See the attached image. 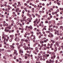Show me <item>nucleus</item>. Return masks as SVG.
<instances>
[{
    "label": "nucleus",
    "mask_w": 63,
    "mask_h": 63,
    "mask_svg": "<svg viewBox=\"0 0 63 63\" xmlns=\"http://www.w3.org/2000/svg\"><path fill=\"white\" fill-rule=\"evenodd\" d=\"M11 28L10 27H9V26H8V27H7L5 29L4 31L6 32H8L9 30V29H11Z\"/></svg>",
    "instance_id": "nucleus-1"
},
{
    "label": "nucleus",
    "mask_w": 63,
    "mask_h": 63,
    "mask_svg": "<svg viewBox=\"0 0 63 63\" xmlns=\"http://www.w3.org/2000/svg\"><path fill=\"white\" fill-rule=\"evenodd\" d=\"M19 52H20V53L21 55H23L22 53H23V51L22 50L20 49L19 50Z\"/></svg>",
    "instance_id": "nucleus-2"
},
{
    "label": "nucleus",
    "mask_w": 63,
    "mask_h": 63,
    "mask_svg": "<svg viewBox=\"0 0 63 63\" xmlns=\"http://www.w3.org/2000/svg\"><path fill=\"white\" fill-rule=\"evenodd\" d=\"M25 50H27V49H28V47H27V46L25 47Z\"/></svg>",
    "instance_id": "nucleus-3"
},
{
    "label": "nucleus",
    "mask_w": 63,
    "mask_h": 63,
    "mask_svg": "<svg viewBox=\"0 0 63 63\" xmlns=\"http://www.w3.org/2000/svg\"><path fill=\"white\" fill-rule=\"evenodd\" d=\"M4 50H5V49H0V52H2V51H4Z\"/></svg>",
    "instance_id": "nucleus-4"
},
{
    "label": "nucleus",
    "mask_w": 63,
    "mask_h": 63,
    "mask_svg": "<svg viewBox=\"0 0 63 63\" xmlns=\"http://www.w3.org/2000/svg\"><path fill=\"white\" fill-rule=\"evenodd\" d=\"M5 6V4H3L2 5V4L0 5V7H4Z\"/></svg>",
    "instance_id": "nucleus-5"
},
{
    "label": "nucleus",
    "mask_w": 63,
    "mask_h": 63,
    "mask_svg": "<svg viewBox=\"0 0 63 63\" xmlns=\"http://www.w3.org/2000/svg\"><path fill=\"white\" fill-rule=\"evenodd\" d=\"M11 46V48L12 49H14V48H15V47L14 46Z\"/></svg>",
    "instance_id": "nucleus-6"
},
{
    "label": "nucleus",
    "mask_w": 63,
    "mask_h": 63,
    "mask_svg": "<svg viewBox=\"0 0 63 63\" xmlns=\"http://www.w3.org/2000/svg\"><path fill=\"white\" fill-rule=\"evenodd\" d=\"M46 32L47 33H50V31H47Z\"/></svg>",
    "instance_id": "nucleus-7"
},
{
    "label": "nucleus",
    "mask_w": 63,
    "mask_h": 63,
    "mask_svg": "<svg viewBox=\"0 0 63 63\" xmlns=\"http://www.w3.org/2000/svg\"><path fill=\"white\" fill-rule=\"evenodd\" d=\"M20 6H21V4H18V5H17V7H19Z\"/></svg>",
    "instance_id": "nucleus-8"
},
{
    "label": "nucleus",
    "mask_w": 63,
    "mask_h": 63,
    "mask_svg": "<svg viewBox=\"0 0 63 63\" xmlns=\"http://www.w3.org/2000/svg\"><path fill=\"white\" fill-rule=\"evenodd\" d=\"M1 17H3V18H4V16L2 15H1Z\"/></svg>",
    "instance_id": "nucleus-9"
},
{
    "label": "nucleus",
    "mask_w": 63,
    "mask_h": 63,
    "mask_svg": "<svg viewBox=\"0 0 63 63\" xmlns=\"http://www.w3.org/2000/svg\"><path fill=\"white\" fill-rule=\"evenodd\" d=\"M46 54V56H47V57H48V56H49V54Z\"/></svg>",
    "instance_id": "nucleus-10"
},
{
    "label": "nucleus",
    "mask_w": 63,
    "mask_h": 63,
    "mask_svg": "<svg viewBox=\"0 0 63 63\" xmlns=\"http://www.w3.org/2000/svg\"><path fill=\"white\" fill-rule=\"evenodd\" d=\"M45 23H48V21H46L45 22Z\"/></svg>",
    "instance_id": "nucleus-11"
},
{
    "label": "nucleus",
    "mask_w": 63,
    "mask_h": 63,
    "mask_svg": "<svg viewBox=\"0 0 63 63\" xmlns=\"http://www.w3.org/2000/svg\"><path fill=\"white\" fill-rule=\"evenodd\" d=\"M25 59H27V56H25Z\"/></svg>",
    "instance_id": "nucleus-12"
},
{
    "label": "nucleus",
    "mask_w": 63,
    "mask_h": 63,
    "mask_svg": "<svg viewBox=\"0 0 63 63\" xmlns=\"http://www.w3.org/2000/svg\"><path fill=\"white\" fill-rule=\"evenodd\" d=\"M19 24L20 23L18 22H17L16 23V24L17 25H19Z\"/></svg>",
    "instance_id": "nucleus-13"
},
{
    "label": "nucleus",
    "mask_w": 63,
    "mask_h": 63,
    "mask_svg": "<svg viewBox=\"0 0 63 63\" xmlns=\"http://www.w3.org/2000/svg\"><path fill=\"white\" fill-rule=\"evenodd\" d=\"M5 63H7V61H5V60H4L3 61Z\"/></svg>",
    "instance_id": "nucleus-14"
},
{
    "label": "nucleus",
    "mask_w": 63,
    "mask_h": 63,
    "mask_svg": "<svg viewBox=\"0 0 63 63\" xmlns=\"http://www.w3.org/2000/svg\"><path fill=\"white\" fill-rule=\"evenodd\" d=\"M5 26H8V23H6L5 24Z\"/></svg>",
    "instance_id": "nucleus-15"
},
{
    "label": "nucleus",
    "mask_w": 63,
    "mask_h": 63,
    "mask_svg": "<svg viewBox=\"0 0 63 63\" xmlns=\"http://www.w3.org/2000/svg\"><path fill=\"white\" fill-rule=\"evenodd\" d=\"M9 19H10V20H12V18L11 17H10L9 18Z\"/></svg>",
    "instance_id": "nucleus-16"
},
{
    "label": "nucleus",
    "mask_w": 63,
    "mask_h": 63,
    "mask_svg": "<svg viewBox=\"0 0 63 63\" xmlns=\"http://www.w3.org/2000/svg\"><path fill=\"white\" fill-rule=\"evenodd\" d=\"M44 47V44H42V46H41V47Z\"/></svg>",
    "instance_id": "nucleus-17"
},
{
    "label": "nucleus",
    "mask_w": 63,
    "mask_h": 63,
    "mask_svg": "<svg viewBox=\"0 0 63 63\" xmlns=\"http://www.w3.org/2000/svg\"><path fill=\"white\" fill-rule=\"evenodd\" d=\"M25 42H28V40H27L26 39L25 41Z\"/></svg>",
    "instance_id": "nucleus-18"
},
{
    "label": "nucleus",
    "mask_w": 63,
    "mask_h": 63,
    "mask_svg": "<svg viewBox=\"0 0 63 63\" xmlns=\"http://www.w3.org/2000/svg\"><path fill=\"white\" fill-rule=\"evenodd\" d=\"M43 53H44L43 56H45V54L46 53V52H44Z\"/></svg>",
    "instance_id": "nucleus-19"
},
{
    "label": "nucleus",
    "mask_w": 63,
    "mask_h": 63,
    "mask_svg": "<svg viewBox=\"0 0 63 63\" xmlns=\"http://www.w3.org/2000/svg\"><path fill=\"white\" fill-rule=\"evenodd\" d=\"M34 25L35 26H37V24L35 23L34 24Z\"/></svg>",
    "instance_id": "nucleus-20"
},
{
    "label": "nucleus",
    "mask_w": 63,
    "mask_h": 63,
    "mask_svg": "<svg viewBox=\"0 0 63 63\" xmlns=\"http://www.w3.org/2000/svg\"><path fill=\"white\" fill-rule=\"evenodd\" d=\"M14 27H15V28H16V25H15L14 26Z\"/></svg>",
    "instance_id": "nucleus-21"
},
{
    "label": "nucleus",
    "mask_w": 63,
    "mask_h": 63,
    "mask_svg": "<svg viewBox=\"0 0 63 63\" xmlns=\"http://www.w3.org/2000/svg\"><path fill=\"white\" fill-rule=\"evenodd\" d=\"M60 35L61 36H62V35H63V34L62 33H61L60 34Z\"/></svg>",
    "instance_id": "nucleus-22"
},
{
    "label": "nucleus",
    "mask_w": 63,
    "mask_h": 63,
    "mask_svg": "<svg viewBox=\"0 0 63 63\" xmlns=\"http://www.w3.org/2000/svg\"><path fill=\"white\" fill-rule=\"evenodd\" d=\"M60 28L61 29H62L63 28V27H62V26H61L60 27Z\"/></svg>",
    "instance_id": "nucleus-23"
},
{
    "label": "nucleus",
    "mask_w": 63,
    "mask_h": 63,
    "mask_svg": "<svg viewBox=\"0 0 63 63\" xmlns=\"http://www.w3.org/2000/svg\"><path fill=\"white\" fill-rule=\"evenodd\" d=\"M9 33H11V32H12V30H10L9 31Z\"/></svg>",
    "instance_id": "nucleus-24"
},
{
    "label": "nucleus",
    "mask_w": 63,
    "mask_h": 63,
    "mask_svg": "<svg viewBox=\"0 0 63 63\" xmlns=\"http://www.w3.org/2000/svg\"><path fill=\"white\" fill-rule=\"evenodd\" d=\"M14 32V30H13L11 31V32Z\"/></svg>",
    "instance_id": "nucleus-25"
},
{
    "label": "nucleus",
    "mask_w": 63,
    "mask_h": 63,
    "mask_svg": "<svg viewBox=\"0 0 63 63\" xmlns=\"http://www.w3.org/2000/svg\"><path fill=\"white\" fill-rule=\"evenodd\" d=\"M51 30H53H53L54 29V28H51Z\"/></svg>",
    "instance_id": "nucleus-26"
},
{
    "label": "nucleus",
    "mask_w": 63,
    "mask_h": 63,
    "mask_svg": "<svg viewBox=\"0 0 63 63\" xmlns=\"http://www.w3.org/2000/svg\"><path fill=\"white\" fill-rule=\"evenodd\" d=\"M14 19H15V20H17V18L16 17H15L14 18Z\"/></svg>",
    "instance_id": "nucleus-27"
},
{
    "label": "nucleus",
    "mask_w": 63,
    "mask_h": 63,
    "mask_svg": "<svg viewBox=\"0 0 63 63\" xmlns=\"http://www.w3.org/2000/svg\"><path fill=\"white\" fill-rule=\"evenodd\" d=\"M19 25H20V27H21V26H22V24H20Z\"/></svg>",
    "instance_id": "nucleus-28"
},
{
    "label": "nucleus",
    "mask_w": 63,
    "mask_h": 63,
    "mask_svg": "<svg viewBox=\"0 0 63 63\" xmlns=\"http://www.w3.org/2000/svg\"><path fill=\"white\" fill-rule=\"evenodd\" d=\"M3 24H5L6 23V22L5 21H3Z\"/></svg>",
    "instance_id": "nucleus-29"
},
{
    "label": "nucleus",
    "mask_w": 63,
    "mask_h": 63,
    "mask_svg": "<svg viewBox=\"0 0 63 63\" xmlns=\"http://www.w3.org/2000/svg\"><path fill=\"white\" fill-rule=\"evenodd\" d=\"M35 20L36 21V22H37V21H38V19L37 18H36Z\"/></svg>",
    "instance_id": "nucleus-30"
},
{
    "label": "nucleus",
    "mask_w": 63,
    "mask_h": 63,
    "mask_svg": "<svg viewBox=\"0 0 63 63\" xmlns=\"http://www.w3.org/2000/svg\"><path fill=\"white\" fill-rule=\"evenodd\" d=\"M49 54H52V52H50L49 53Z\"/></svg>",
    "instance_id": "nucleus-31"
},
{
    "label": "nucleus",
    "mask_w": 63,
    "mask_h": 63,
    "mask_svg": "<svg viewBox=\"0 0 63 63\" xmlns=\"http://www.w3.org/2000/svg\"><path fill=\"white\" fill-rule=\"evenodd\" d=\"M12 41V39H10L9 40V41L10 42H11Z\"/></svg>",
    "instance_id": "nucleus-32"
},
{
    "label": "nucleus",
    "mask_w": 63,
    "mask_h": 63,
    "mask_svg": "<svg viewBox=\"0 0 63 63\" xmlns=\"http://www.w3.org/2000/svg\"><path fill=\"white\" fill-rule=\"evenodd\" d=\"M16 44V45H17V46H18V45H19V44L18 43H17Z\"/></svg>",
    "instance_id": "nucleus-33"
},
{
    "label": "nucleus",
    "mask_w": 63,
    "mask_h": 63,
    "mask_svg": "<svg viewBox=\"0 0 63 63\" xmlns=\"http://www.w3.org/2000/svg\"><path fill=\"white\" fill-rule=\"evenodd\" d=\"M35 48L36 50H37L38 49V48L37 47H35Z\"/></svg>",
    "instance_id": "nucleus-34"
},
{
    "label": "nucleus",
    "mask_w": 63,
    "mask_h": 63,
    "mask_svg": "<svg viewBox=\"0 0 63 63\" xmlns=\"http://www.w3.org/2000/svg\"><path fill=\"white\" fill-rule=\"evenodd\" d=\"M39 26H42L41 23L40 24H39Z\"/></svg>",
    "instance_id": "nucleus-35"
},
{
    "label": "nucleus",
    "mask_w": 63,
    "mask_h": 63,
    "mask_svg": "<svg viewBox=\"0 0 63 63\" xmlns=\"http://www.w3.org/2000/svg\"><path fill=\"white\" fill-rule=\"evenodd\" d=\"M16 52H17V51H16V50H14V52H15L16 53Z\"/></svg>",
    "instance_id": "nucleus-36"
},
{
    "label": "nucleus",
    "mask_w": 63,
    "mask_h": 63,
    "mask_svg": "<svg viewBox=\"0 0 63 63\" xmlns=\"http://www.w3.org/2000/svg\"><path fill=\"white\" fill-rule=\"evenodd\" d=\"M42 13H44V11L42 10V11H41Z\"/></svg>",
    "instance_id": "nucleus-37"
},
{
    "label": "nucleus",
    "mask_w": 63,
    "mask_h": 63,
    "mask_svg": "<svg viewBox=\"0 0 63 63\" xmlns=\"http://www.w3.org/2000/svg\"><path fill=\"white\" fill-rule=\"evenodd\" d=\"M55 28H56V29H57V28H58V26H56L55 27Z\"/></svg>",
    "instance_id": "nucleus-38"
},
{
    "label": "nucleus",
    "mask_w": 63,
    "mask_h": 63,
    "mask_svg": "<svg viewBox=\"0 0 63 63\" xmlns=\"http://www.w3.org/2000/svg\"><path fill=\"white\" fill-rule=\"evenodd\" d=\"M3 26H6V25H5V24H3Z\"/></svg>",
    "instance_id": "nucleus-39"
},
{
    "label": "nucleus",
    "mask_w": 63,
    "mask_h": 63,
    "mask_svg": "<svg viewBox=\"0 0 63 63\" xmlns=\"http://www.w3.org/2000/svg\"><path fill=\"white\" fill-rule=\"evenodd\" d=\"M12 4V3L11 2H10L9 3V4H10V5Z\"/></svg>",
    "instance_id": "nucleus-40"
},
{
    "label": "nucleus",
    "mask_w": 63,
    "mask_h": 63,
    "mask_svg": "<svg viewBox=\"0 0 63 63\" xmlns=\"http://www.w3.org/2000/svg\"><path fill=\"white\" fill-rule=\"evenodd\" d=\"M2 26H3V25L2 24L0 25V27H2Z\"/></svg>",
    "instance_id": "nucleus-41"
},
{
    "label": "nucleus",
    "mask_w": 63,
    "mask_h": 63,
    "mask_svg": "<svg viewBox=\"0 0 63 63\" xmlns=\"http://www.w3.org/2000/svg\"><path fill=\"white\" fill-rule=\"evenodd\" d=\"M45 56V58H46V59H47V56Z\"/></svg>",
    "instance_id": "nucleus-42"
},
{
    "label": "nucleus",
    "mask_w": 63,
    "mask_h": 63,
    "mask_svg": "<svg viewBox=\"0 0 63 63\" xmlns=\"http://www.w3.org/2000/svg\"><path fill=\"white\" fill-rule=\"evenodd\" d=\"M57 47H59V44H58L57 45Z\"/></svg>",
    "instance_id": "nucleus-43"
},
{
    "label": "nucleus",
    "mask_w": 63,
    "mask_h": 63,
    "mask_svg": "<svg viewBox=\"0 0 63 63\" xmlns=\"http://www.w3.org/2000/svg\"><path fill=\"white\" fill-rule=\"evenodd\" d=\"M22 16L23 17H24V15H23V14H22Z\"/></svg>",
    "instance_id": "nucleus-44"
},
{
    "label": "nucleus",
    "mask_w": 63,
    "mask_h": 63,
    "mask_svg": "<svg viewBox=\"0 0 63 63\" xmlns=\"http://www.w3.org/2000/svg\"><path fill=\"white\" fill-rule=\"evenodd\" d=\"M21 30H22V31H23V30H24V29L23 28H22V29H21Z\"/></svg>",
    "instance_id": "nucleus-45"
},
{
    "label": "nucleus",
    "mask_w": 63,
    "mask_h": 63,
    "mask_svg": "<svg viewBox=\"0 0 63 63\" xmlns=\"http://www.w3.org/2000/svg\"><path fill=\"white\" fill-rule=\"evenodd\" d=\"M13 25H14V24H13V23H11V25H12V26H13Z\"/></svg>",
    "instance_id": "nucleus-46"
},
{
    "label": "nucleus",
    "mask_w": 63,
    "mask_h": 63,
    "mask_svg": "<svg viewBox=\"0 0 63 63\" xmlns=\"http://www.w3.org/2000/svg\"><path fill=\"white\" fill-rule=\"evenodd\" d=\"M40 15H39L38 16V18H39L40 17Z\"/></svg>",
    "instance_id": "nucleus-47"
},
{
    "label": "nucleus",
    "mask_w": 63,
    "mask_h": 63,
    "mask_svg": "<svg viewBox=\"0 0 63 63\" xmlns=\"http://www.w3.org/2000/svg\"><path fill=\"white\" fill-rule=\"evenodd\" d=\"M47 41H46V40H45L44 41V43H46V42H47Z\"/></svg>",
    "instance_id": "nucleus-48"
},
{
    "label": "nucleus",
    "mask_w": 63,
    "mask_h": 63,
    "mask_svg": "<svg viewBox=\"0 0 63 63\" xmlns=\"http://www.w3.org/2000/svg\"><path fill=\"white\" fill-rule=\"evenodd\" d=\"M23 46V45H22V44H21L20 45V46H21V47H22V46Z\"/></svg>",
    "instance_id": "nucleus-49"
},
{
    "label": "nucleus",
    "mask_w": 63,
    "mask_h": 63,
    "mask_svg": "<svg viewBox=\"0 0 63 63\" xmlns=\"http://www.w3.org/2000/svg\"><path fill=\"white\" fill-rule=\"evenodd\" d=\"M53 62H54V61L53 60H52V61L51 62V63H53Z\"/></svg>",
    "instance_id": "nucleus-50"
},
{
    "label": "nucleus",
    "mask_w": 63,
    "mask_h": 63,
    "mask_svg": "<svg viewBox=\"0 0 63 63\" xmlns=\"http://www.w3.org/2000/svg\"><path fill=\"white\" fill-rule=\"evenodd\" d=\"M30 5H32V3H30Z\"/></svg>",
    "instance_id": "nucleus-51"
},
{
    "label": "nucleus",
    "mask_w": 63,
    "mask_h": 63,
    "mask_svg": "<svg viewBox=\"0 0 63 63\" xmlns=\"http://www.w3.org/2000/svg\"><path fill=\"white\" fill-rule=\"evenodd\" d=\"M6 18H8V16H6Z\"/></svg>",
    "instance_id": "nucleus-52"
},
{
    "label": "nucleus",
    "mask_w": 63,
    "mask_h": 63,
    "mask_svg": "<svg viewBox=\"0 0 63 63\" xmlns=\"http://www.w3.org/2000/svg\"><path fill=\"white\" fill-rule=\"evenodd\" d=\"M0 43H3V41H0Z\"/></svg>",
    "instance_id": "nucleus-53"
},
{
    "label": "nucleus",
    "mask_w": 63,
    "mask_h": 63,
    "mask_svg": "<svg viewBox=\"0 0 63 63\" xmlns=\"http://www.w3.org/2000/svg\"><path fill=\"white\" fill-rule=\"evenodd\" d=\"M51 37H53V35L52 34L51 35Z\"/></svg>",
    "instance_id": "nucleus-54"
},
{
    "label": "nucleus",
    "mask_w": 63,
    "mask_h": 63,
    "mask_svg": "<svg viewBox=\"0 0 63 63\" xmlns=\"http://www.w3.org/2000/svg\"><path fill=\"white\" fill-rule=\"evenodd\" d=\"M18 4H20V2H18Z\"/></svg>",
    "instance_id": "nucleus-55"
},
{
    "label": "nucleus",
    "mask_w": 63,
    "mask_h": 63,
    "mask_svg": "<svg viewBox=\"0 0 63 63\" xmlns=\"http://www.w3.org/2000/svg\"><path fill=\"white\" fill-rule=\"evenodd\" d=\"M6 20L7 21H8V20H9V19H6Z\"/></svg>",
    "instance_id": "nucleus-56"
},
{
    "label": "nucleus",
    "mask_w": 63,
    "mask_h": 63,
    "mask_svg": "<svg viewBox=\"0 0 63 63\" xmlns=\"http://www.w3.org/2000/svg\"><path fill=\"white\" fill-rule=\"evenodd\" d=\"M51 59H54V58H53V56H52L51 57Z\"/></svg>",
    "instance_id": "nucleus-57"
},
{
    "label": "nucleus",
    "mask_w": 63,
    "mask_h": 63,
    "mask_svg": "<svg viewBox=\"0 0 63 63\" xmlns=\"http://www.w3.org/2000/svg\"><path fill=\"white\" fill-rule=\"evenodd\" d=\"M54 3H57V2H56V1H54Z\"/></svg>",
    "instance_id": "nucleus-58"
},
{
    "label": "nucleus",
    "mask_w": 63,
    "mask_h": 63,
    "mask_svg": "<svg viewBox=\"0 0 63 63\" xmlns=\"http://www.w3.org/2000/svg\"><path fill=\"white\" fill-rule=\"evenodd\" d=\"M14 4H15V5H17V4L16 3H14Z\"/></svg>",
    "instance_id": "nucleus-59"
},
{
    "label": "nucleus",
    "mask_w": 63,
    "mask_h": 63,
    "mask_svg": "<svg viewBox=\"0 0 63 63\" xmlns=\"http://www.w3.org/2000/svg\"><path fill=\"white\" fill-rule=\"evenodd\" d=\"M63 39V37L62 38H61V40H62Z\"/></svg>",
    "instance_id": "nucleus-60"
},
{
    "label": "nucleus",
    "mask_w": 63,
    "mask_h": 63,
    "mask_svg": "<svg viewBox=\"0 0 63 63\" xmlns=\"http://www.w3.org/2000/svg\"><path fill=\"white\" fill-rule=\"evenodd\" d=\"M4 48H6V45H4Z\"/></svg>",
    "instance_id": "nucleus-61"
},
{
    "label": "nucleus",
    "mask_w": 63,
    "mask_h": 63,
    "mask_svg": "<svg viewBox=\"0 0 63 63\" xmlns=\"http://www.w3.org/2000/svg\"><path fill=\"white\" fill-rule=\"evenodd\" d=\"M27 5V3H25L24 4L25 6H26Z\"/></svg>",
    "instance_id": "nucleus-62"
},
{
    "label": "nucleus",
    "mask_w": 63,
    "mask_h": 63,
    "mask_svg": "<svg viewBox=\"0 0 63 63\" xmlns=\"http://www.w3.org/2000/svg\"><path fill=\"white\" fill-rule=\"evenodd\" d=\"M16 10H17V11H18V10H19V8H17V9Z\"/></svg>",
    "instance_id": "nucleus-63"
},
{
    "label": "nucleus",
    "mask_w": 63,
    "mask_h": 63,
    "mask_svg": "<svg viewBox=\"0 0 63 63\" xmlns=\"http://www.w3.org/2000/svg\"><path fill=\"white\" fill-rule=\"evenodd\" d=\"M46 62L47 63H48V61H46Z\"/></svg>",
    "instance_id": "nucleus-64"
}]
</instances>
